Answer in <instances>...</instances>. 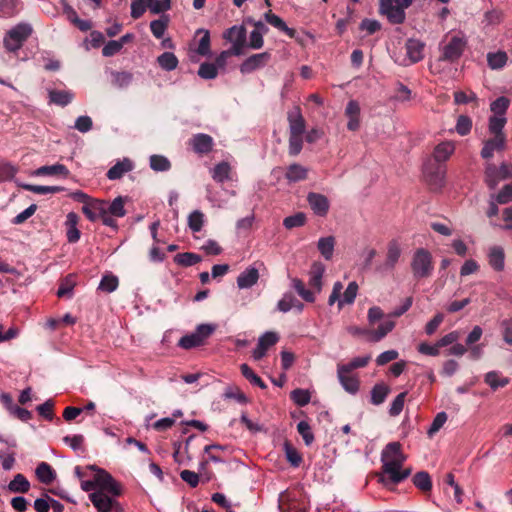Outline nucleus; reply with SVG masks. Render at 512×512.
Returning <instances> with one entry per match:
<instances>
[{
    "instance_id": "nucleus-58",
    "label": "nucleus",
    "mask_w": 512,
    "mask_h": 512,
    "mask_svg": "<svg viewBox=\"0 0 512 512\" xmlns=\"http://www.w3.org/2000/svg\"><path fill=\"white\" fill-rule=\"evenodd\" d=\"M17 171V168L10 162H0V181L12 180Z\"/></svg>"
},
{
    "instance_id": "nucleus-49",
    "label": "nucleus",
    "mask_w": 512,
    "mask_h": 512,
    "mask_svg": "<svg viewBox=\"0 0 512 512\" xmlns=\"http://www.w3.org/2000/svg\"><path fill=\"white\" fill-rule=\"evenodd\" d=\"M240 370L242 375L253 385L260 387L261 389H265L267 386L262 381V379L254 373V371L247 365L242 364L240 366Z\"/></svg>"
},
{
    "instance_id": "nucleus-59",
    "label": "nucleus",
    "mask_w": 512,
    "mask_h": 512,
    "mask_svg": "<svg viewBox=\"0 0 512 512\" xmlns=\"http://www.w3.org/2000/svg\"><path fill=\"white\" fill-rule=\"evenodd\" d=\"M16 13V0H0V17L10 18Z\"/></svg>"
},
{
    "instance_id": "nucleus-50",
    "label": "nucleus",
    "mask_w": 512,
    "mask_h": 512,
    "mask_svg": "<svg viewBox=\"0 0 512 512\" xmlns=\"http://www.w3.org/2000/svg\"><path fill=\"white\" fill-rule=\"evenodd\" d=\"M168 27V19L166 16L161 17L160 19L153 20L150 23V29L155 38L160 39L163 37L166 29Z\"/></svg>"
},
{
    "instance_id": "nucleus-10",
    "label": "nucleus",
    "mask_w": 512,
    "mask_h": 512,
    "mask_svg": "<svg viewBox=\"0 0 512 512\" xmlns=\"http://www.w3.org/2000/svg\"><path fill=\"white\" fill-rule=\"evenodd\" d=\"M97 490L112 496H120L122 494L121 485L106 471L98 469L96 471Z\"/></svg>"
},
{
    "instance_id": "nucleus-18",
    "label": "nucleus",
    "mask_w": 512,
    "mask_h": 512,
    "mask_svg": "<svg viewBox=\"0 0 512 512\" xmlns=\"http://www.w3.org/2000/svg\"><path fill=\"white\" fill-rule=\"evenodd\" d=\"M279 337L275 332H265L258 340L257 347L253 350L252 356L255 360L262 359L267 350L276 344Z\"/></svg>"
},
{
    "instance_id": "nucleus-62",
    "label": "nucleus",
    "mask_w": 512,
    "mask_h": 512,
    "mask_svg": "<svg viewBox=\"0 0 512 512\" xmlns=\"http://www.w3.org/2000/svg\"><path fill=\"white\" fill-rule=\"evenodd\" d=\"M407 395V392H402L396 396V398L392 401L390 408H389V414L390 416H398L404 407L405 397Z\"/></svg>"
},
{
    "instance_id": "nucleus-47",
    "label": "nucleus",
    "mask_w": 512,
    "mask_h": 512,
    "mask_svg": "<svg viewBox=\"0 0 512 512\" xmlns=\"http://www.w3.org/2000/svg\"><path fill=\"white\" fill-rule=\"evenodd\" d=\"M204 221L205 216L199 210L191 212L188 216V226L194 233L201 231L204 225Z\"/></svg>"
},
{
    "instance_id": "nucleus-17",
    "label": "nucleus",
    "mask_w": 512,
    "mask_h": 512,
    "mask_svg": "<svg viewBox=\"0 0 512 512\" xmlns=\"http://www.w3.org/2000/svg\"><path fill=\"white\" fill-rule=\"evenodd\" d=\"M505 146L506 136H492L490 139H487L483 142V147L480 153L481 157L486 160L491 159L495 152L504 150Z\"/></svg>"
},
{
    "instance_id": "nucleus-6",
    "label": "nucleus",
    "mask_w": 512,
    "mask_h": 512,
    "mask_svg": "<svg viewBox=\"0 0 512 512\" xmlns=\"http://www.w3.org/2000/svg\"><path fill=\"white\" fill-rule=\"evenodd\" d=\"M215 331L211 324H200L194 332L180 338L178 346L183 349H191L202 345L205 340Z\"/></svg>"
},
{
    "instance_id": "nucleus-53",
    "label": "nucleus",
    "mask_w": 512,
    "mask_h": 512,
    "mask_svg": "<svg viewBox=\"0 0 512 512\" xmlns=\"http://www.w3.org/2000/svg\"><path fill=\"white\" fill-rule=\"evenodd\" d=\"M509 104V99L504 96H501L491 103L490 109L493 112V115L505 116Z\"/></svg>"
},
{
    "instance_id": "nucleus-64",
    "label": "nucleus",
    "mask_w": 512,
    "mask_h": 512,
    "mask_svg": "<svg viewBox=\"0 0 512 512\" xmlns=\"http://www.w3.org/2000/svg\"><path fill=\"white\" fill-rule=\"evenodd\" d=\"M485 176L486 182L490 188H495L500 181L498 168L493 164H488L486 166Z\"/></svg>"
},
{
    "instance_id": "nucleus-12",
    "label": "nucleus",
    "mask_w": 512,
    "mask_h": 512,
    "mask_svg": "<svg viewBox=\"0 0 512 512\" xmlns=\"http://www.w3.org/2000/svg\"><path fill=\"white\" fill-rule=\"evenodd\" d=\"M406 55L402 62L403 65H409L421 61L424 57L425 44L418 39H408L405 44Z\"/></svg>"
},
{
    "instance_id": "nucleus-4",
    "label": "nucleus",
    "mask_w": 512,
    "mask_h": 512,
    "mask_svg": "<svg viewBox=\"0 0 512 512\" xmlns=\"http://www.w3.org/2000/svg\"><path fill=\"white\" fill-rule=\"evenodd\" d=\"M413 278L416 280L426 279L434 272V261L430 251L425 248H418L414 251L410 262Z\"/></svg>"
},
{
    "instance_id": "nucleus-45",
    "label": "nucleus",
    "mask_w": 512,
    "mask_h": 512,
    "mask_svg": "<svg viewBox=\"0 0 512 512\" xmlns=\"http://www.w3.org/2000/svg\"><path fill=\"white\" fill-rule=\"evenodd\" d=\"M124 204L125 198L118 196L110 204L107 203V212H109L114 217H124L126 215Z\"/></svg>"
},
{
    "instance_id": "nucleus-55",
    "label": "nucleus",
    "mask_w": 512,
    "mask_h": 512,
    "mask_svg": "<svg viewBox=\"0 0 512 512\" xmlns=\"http://www.w3.org/2000/svg\"><path fill=\"white\" fill-rule=\"evenodd\" d=\"M291 399L298 406H305L310 402L311 395L308 390L305 389H295L290 394Z\"/></svg>"
},
{
    "instance_id": "nucleus-7",
    "label": "nucleus",
    "mask_w": 512,
    "mask_h": 512,
    "mask_svg": "<svg viewBox=\"0 0 512 512\" xmlns=\"http://www.w3.org/2000/svg\"><path fill=\"white\" fill-rule=\"evenodd\" d=\"M467 45V40L462 33L451 36L448 43L441 47V57L443 61L454 62L461 57Z\"/></svg>"
},
{
    "instance_id": "nucleus-3",
    "label": "nucleus",
    "mask_w": 512,
    "mask_h": 512,
    "mask_svg": "<svg viewBox=\"0 0 512 512\" xmlns=\"http://www.w3.org/2000/svg\"><path fill=\"white\" fill-rule=\"evenodd\" d=\"M31 24L20 22L11 27L3 37V47L8 53L16 54L32 35Z\"/></svg>"
},
{
    "instance_id": "nucleus-54",
    "label": "nucleus",
    "mask_w": 512,
    "mask_h": 512,
    "mask_svg": "<svg viewBox=\"0 0 512 512\" xmlns=\"http://www.w3.org/2000/svg\"><path fill=\"white\" fill-rule=\"evenodd\" d=\"M472 128V120L466 115H460L457 118L455 130L461 136H466Z\"/></svg>"
},
{
    "instance_id": "nucleus-37",
    "label": "nucleus",
    "mask_w": 512,
    "mask_h": 512,
    "mask_svg": "<svg viewBox=\"0 0 512 512\" xmlns=\"http://www.w3.org/2000/svg\"><path fill=\"white\" fill-rule=\"evenodd\" d=\"M335 246V238L333 236L322 237L318 240V250L320 254L326 259L330 260L333 256Z\"/></svg>"
},
{
    "instance_id": "nucleus-42",
    "label": "nucleus",
    "mask_w": 512,
    "mask_h": 512,
    "mask_svg": "<svg viewBox=\"0 0 512 512\" xmlns=\"http://www.w3.org/2000/svg\"><path fill=\"white\" fill-rule=\"evenodd\" d=\"M390 389L387 385L380 383L376 384L371 390V402L374 405L382 404L388 396Z\"/></svg>"
},
{
    "instance_id": "nucleus-57",
    "label": "nucleus",
    "mask_w": 512,
    "mask_h": 512,
    "mask_svg": "<svg viewBox=\"0 0 512 512\" xmlns=\"http://www.w3.org/2000/svg\"><path fill=\"white\" fill-rule=\"evenodd\" d=\"M198 75L203 79H214L218 75L217 65L213 63H202L198 70Z\"/></svg>"
},
{
    "instance_id": "nucleus-52",
    "label": "nucleus",
    "mask_w": 512,
    "mask_h": 512,
    "mask_svg": "<svg viewBox=\"0 0 512 512\" xmlns=\"http://www.w3.org/2000/svg\"><path fill=\"white\" fill-rule=\"evenodd\" d=\"M169 160L162 155H152L150 157V167L154 171L163 172L170 169Z\"/></svg>"
},
{
    "instance_id": "nucleus-36",
    "label": "nucleus",
    "mask_w": 512,
    "mask_h": 512,
    "mask_svg": "<svg viewBox=\"0 0 512 512\" xmlns=\"http://www.w3.org/2000/svg\"><path fill=\"white\" fill-rule=\"evenodd\" d=\"M266 31V27L263 23L258 22L255 25V29L250 33L248 46L252 49H260L263 46V33Z\"/></svg>"
},
{
    "instance_id": "nucleus-28",
    "label": "nucleus",
    "mask_w": 512,
    "mask_h": 512,
    "mask_svg": "<svg viewBox=\"0 0 512 512\" xmlns=\"http://www.w3.org/2000/svg\"><path fill=\"white\" fill-rule=\"evenodd\" d=\"M455 151V143L452 141H443L439 143L433 153V157L437 162H445Z\"/></svg>"
},
{
    "instance_id": "nucleus-27",
    "label": "nucleus",
    "mask_w": 512,
    "mask_h": 512,
    "mask_svg": "<svg viewBox=\"0 0 512 512\" xmlns=\"http://www.w3.org/2000/svg\"><path fill=\"white\" fill-rule=\"evenodd\" d=\"M133 163L130 159L124 158L113 165L107 172V178L109 180L120 179L125 173L130 172L133 169Z\"/></svg>"
},
{
    "instance_id": "nucleus-20",
    "label": "nucleus",
    "mask_w": 512,
    "mask_h": 512,
    "mask_svg": "<svg viewBox=\"0 0 512 512\" xmlns=\"http://www.w3.org/2000/svg\"><path fill=\"white\" fill-rule=\"evenodd\" d=\"M361 108L356 100H350L345 108V116L348 118L347 128L356 131L360 127Z\"/></svg>"
},
{
    "instance_id": "nucleus-39",
    "label": "nucleus",
    "mask_w": 512,
    "mask_h": 512,
    "mask_svg": "<svg viewBox=\"0 0 512 512\" xmlns=\"http://www.w3.org/2000/svg\"><path fill=\"white\" fill-rule=\"evenodd\" d=\"M197 35H201V37L195 52L201 56H209L211 54L209 31L205 29H199L197 30Z\"/></svg>"
},
{
    "instance_id": "nucleus-33",
    "label": "nucleus",
    "mask_w": 512,
    "mask_h": 512,
    "mask_svg": "<svg viewBox=\"0 0 512 512\" xmlns=\"http://www.w3.org/2000/svg\"><path fill=\"white\" fill-rule=\"evenodd\" d=\"M49 99L51 103L59 106H66L74 98V94L68 90H49Z\"/></svg>"
},
{
    "instance_id": "nucleus-26",
    "label": "nucleus",
    "mask_w": 512,
    "mask_h": 512,
    "mask_svg": "<svg viewBox=\"0 0 512 512\" xmlns=\"http://www.w3.org/2000/svg\"><path fill=\"white\" fill-rule=\"evenodd\" d=\"M35 176H61L63 178H67L69 176V170L63 164H54L41 166L36 169L33 173Z\"/></svg>"
},
{
    "instance_id": "nucleus-14",
    "label": "nucleus",
    "mask_w": 512,
    "mask_h": 512,
    "mask_svg": "<svg viewBox=\"0 0 512 512\" xmlns=\"http://www.w3.org/2000/svg\"><path fill=\"white\" fill-rule=\"evenodd\" d=\"M82 212L90 221L95 222L107 212V202L93 198L82 206Z\"/></svg>"
},
{
    "instance_id": "nucleus-63",
    "label": "nucleus",
    "mask_w": 512,
    "mask_h": 512,
    "mask_svg": "<svg viewBox=\"0 0 512 512\" xmlns=\"http://www.w3.org/2000/svg\"><path fill=\"white\" fill-rule=\"evenodd\" d=\"M303 146V135L289 134V154L298 155Z\"/></svg>"
},
{
    "instance_id": "nucleus-41",
    "label": "nucleus",
    "mask_w": 512,
    "mask_h": 512,
    "mask_svg": "<svg viewBox=\"0 0 512 512\" xmlns=\"http://www.w3.org/2000/svg\"><path fill=\"white\" fill-rule=\"evenodd\" d=\"M413 484L423 492L432 489V481L430 475L425 471L417 472L412 479Z\"/></svg>"
},
{
    "instance_id": "nucleus-24",
    "label": "nucleus",
    "mask_w": 512,
    "mask_h": 512,
    "mask_svg": "<svg viewBox=\"0 0 512 512\" xmlns=\"http://www.w3.org/2000/svg\"><path fill=\"white\" fill-rule=\"evenodd\" d=\"M191 145L196 153L207 154L212 150L213 139L207 134L199 133L191 139Z\"/></svg>"
},
{
    "instance_id": "nucleus-44",
    "label": "nucleus",
    "mask_w": 512,
    "mask_h": 512,
    "mask_svg": "<svg viewBox=\"0 0 512 512\" xmlns=\"http://www.w3.org/2000/svg\"><path fill=\"white\" fill-rule=\"evenodd\" d=\"M297 298L291 292H285L276 304V309L281 313H287L293 309Z\"/></svg>"
},
{
    "instance_id": "nucleus-60",
    "label": "nucleus",
    "mask_w": 512,
    "mask_h": 512,
    "mask_svg": "<svg viewBox=\"0 0 512 512\" xmlns=\"http://www.w3.org/2000/svg\"><path fill=\"white\" fill-rule=\"evenodd\" d=\"M118 278L114 275H105L100 281L99 289L108 293L115 291L118 287Z\"/></svg>"
},
{
    "instance_id": "nucleus-2",
    "label": "nucleus",
    "mask_w": 512,
    "mask_h": 512,
    "mask_svg": "<svg viewBox=\"0 0 512 512\" xmlns=\"http://www.w3.org/2000/svg\"><path fill=\"white\" fill-rule=\"evenodd\" d=\"M326 271V267L323 263L316 261L311 265L309 270L308 285L299 278L291 279V287L295 292L307 303H314L317 295L322 292L323 289V277Z\"/></svg>"
},
{
    "instance_id": "nucleus-29",
    "label": "nucleus",
    "mask_w": 512,
    "mask_h": 512,
    "mask_svg": "<svg viewBox=\"0 0 512 512\" xmlns=\"http://www.w3.org/2000/svg\"><path fill=\"white\" fill-rule=\"evenodd\" d=\"M395 327V322L391 319L384 320L376 330H370L369 340L372 342H379Z\"/></svg>"
},
{
    "instance_id": "nucleus-32",
    "label": "nucleus",
    "mask_w": 512,
    "mask_h": 512,
    "mask_svg": "<svg viewBox=\"0 0 512 512\" xmlns=\"http://www.w3.org/2000/svg\"><path fill=\"white\" fill-rule=\"evenodd\" d=\"M265 20L272 25L273 27L277 28L278 30L284 32L287 36L290 38L295 37V30L292 28H289L286 23L276 14H273L271 11H268L265 13Z\"/></svg>"
},
{
    "instance_id": "nucleus-11",
    "label": "nucleus",
    "mask_w": 512,
    "mask_h": 512,
    "mask_svg": "<svg viewBox=\"0 0 512 512\" xmlns=\"http://www.w3.org/2000/svg\"><path fill=\"white\" fill-rule=\"evenodd\" d=\"M260 267H264L261 262L246 267L236 279L237 287L239 289H250L255 286L260 279Z\"/></svg>"
},
{
    "instance_id": "nucleus-34",
    "label": "nucleus",
    "mask_w": 512,
    "mask_h": 512,
    "mask_svg": "<svg viewBox=\"0 0 512 512\" xmlns=\"http://www.w3.org/2000/svg\"><path fill=\"white\" fill-rule=\"evenodd\" d=\"M484 381L492 390L505 387L510 382L509 378L503 377L498 371H490L486 373Z\"/></svg>"
},
{
    "instance_id": "nucleus-13",
    "label": "nucleus",
    "mask_w": 512,
    "mask_h": 512,
    "mask_svg": "<svg viewBox=\"0 0 512 512\" xmlns=\"http://www.w3.org/2000/svg\"><path fill=\"white\" fill-rule=\"evenodd\" d=\"M289 124V134L303 135L306 128V122L299 106H294L287 113Z\"/></svg>"
},
{
    "instance_id": "nucleus-35",
    "label": "nucleus",
    "mask_w": 512,
    "mask_h": 512,
    "mask_svg": "<svg viewBox=\"0 0 512 512\" xmlns=\"http://www.w3.org/2000/svg\"><path fill=\"white\" fill-rule=\"evenodd\" d=\"M36 476L41 483L51 484L56 478V473L48 463L41 462L36 468Z\"/></svg>"
},
{
    "instance_id": "nucleus-25",
    "label": "nucleus",
    "mask_w": 512,
    "mask_h": 512,
    "mask_svg": "<svg viewBox=\"0 0 512 512\" xmlns=\"http://www.w3.org/2000/svg\"><path fill=\"white\" fill-rule=\"evenodd\" d=\"M211 176L213 180L218 183H224L225 181H229L233 179V172L230 164L228 162L222 161L216 164L211 169Z\"/></svg>"
},
{
    "instance_id": "nucleus-43",
    "label": "nucleus",
    "mask_w": 512,
    "mask_h": 512,
    "mask_svg": "<svg viewBox=\"0 0 512 512\" xmlns=\"http://www.w3.org/2000/svg\"><path fill=\"white\" fill-rule=\"evenodd\" d=\"M157 62L159 66L166 71L176 69L179 63L177 57L171 52H164L158 56Z\"/></svg>"
},
{
    "instance_id": "nucleus-1",
    "label": "nucleus",
    "mask_w": 512,
    "mask_h": 512,
    "mask_svg": "<svg viewBox=\"0 0 512 512\" xmlns=\"http://www.w3.org/2000/svg\"><path fill=\"white\" fill-rule=\"evenodd\" d=\"M406 459L407 456L403 453L399 442L388 443L381 452L382 473L380 482L387 486L398 484L408 478L412 469L403 467Z\"/></svg>"
},
{
    "instance_id": "nucleus-51",
    "label": "nucleus",
    "mask_w": 512,
    "mask_h": 512,
    "mask_svg": "<svg viewBox=\"0 0 512 512\" xmlns=\"http://www.w3.org/2000/svg\"><path fill=\"white\" fill-rule=\"evenodd\" d=\"M448 416L446 412H439L434 417L429 429L427 430L428 436L433 437L446 423Z\"/></svg>"
},
{
    "instance_id": "nucleus-56",
    "label": "nucleus",
    "mask_w": 512,
    "mask_h": 512,
    "mask_svg": "<svg viewBox=\"0 0 512 512\" xmlns=\"http://www.w3.org/2000/svg\"><path fill=\"white\" fill-rule=\"evenodd\" d=\"M297 431L302 436V438L307 446H309L313 443L314 434H313L311 427L307 421H300L297 424Z\"/></svg>"
},
{
    "instance_id": "nucleus-48",
    "label": "nucleus",
    "mask_w": 512,
    "mask_h": 512,
    "mask_svg": "<svg viewBox=\"0 0 512 512\" xmlns=\"http://www.w3.org/2000/svg\"><path fill=\"white\" fill-rule=\"evenodd\" d=\"M23 188L27 191L33 192L35 194L45 195V194H54L61 192L63 190L60 186H44V185H32L25 184Z\"/></svg>"
},
{
    "instance_id": "nucleus-40",
    "label": "nucleus",
    "mask_w": 512,
    "mask_h": 512,
    "mask_svg": "<svg viewBox=\"0 0 512 512\" xmlns=\"http://www.w3.org/2000/svg\"><path fill=\"white\" fill-rule=\"evenodd\" d=\"M308 170L300 164H292L287 168L286 178L290 182L306 179Z\"/></svg>"
},
{
    "instance_id": "nucleus-5",
    "label": "nucleus",
    "mask_w": 512,
    "mask_h": 512,
    "mask_svg": "<svg viewBox=\"0 0 512 512\" xmlns=\"http://www.w3.org/2000/svg\"><path fill=\"white\" fill-rule=\"evenodd\" d=\"M342 290L343 284L340 281H336L328 298L329 306L337 303L338 309L341 310L345 305L354 303L359 290L358 284L355 281L350 282L341 297Z\"/></svg>"
},
{
    "instance_id": "nucleus-31",
    "label": "nucleus",
    "mask_w": 512,
    "mask_h": 512,
    "mask_svg": "<svg viewBox=\"0 0 512 512\" xmlns=\"http://www.w3.org/2000/svg\"><path fill=\"white\" fill-rule=\"evenodd\" d=\"M507 119L505 116L501 115H492L489 117L488 122V131L492 136H506L504 133V127L506 125Z\"/></svg>"
},
{
    "instance_id": "nucleus-8",
    "label": "nucleus",
    "mask_w": 512,
    "mask_h": 512,
    "mask_svg": "<svg viewBox=\"0 0 512 512\" xmlns=\"http://www.w3.org/2000/svg\"><path fill=\"white\" fill-rule=\"evenodd\" d=\"M118 496L102 493L101 491H93L89 494V499L99 512L121 511Z\"/></svg>"
},
{
    "instance_id": "nucleus-30",
    "label": "nucleus",
    "mask_w": 512,
    "mask_h": 512,
    "mask_svg": "<svg viewBox=\"0 0 512 512\" xmlns=\"http://www.w3.org/2000/svg\"><path fill=\"white\" fill-rule=\"evenodd\" d=\"M508 61V55L505 51L499 50L496 52H489L487 54V63L490 69L500 70L504 68Z\"/></svg>"
},
{
    "instance_id": "nucleus-38",
    "label": "nucleus",
    "mask_w": 512,
    "mask_h": 512,
    "mask_svg": "<svg viewBox=\"0 0 512 512\" xmlns=\"http://www.w3.org/2000/svg\"><path fill=\"white\" fill-rule=\"evenodd\" d=\"M8 489L14 493H26L30 489V483L22 474H17L8 484Z\"/></svg>"
},
{
    "instance_id": "nucleus-46",
    "label": "nucleus",
    "mask_w": 512,
    "mask_h": 512,
    "mask_svg": "<svg viewBox=\"0 0 512 512\" xmlns=\"http://www.w3.org/2000/svg\"><path fill=\"white\" fill-rule=\"evenodd\" d=\"M176 264L189 267L201 261V256L191 252L179 253L174 257Z\"/></svg>"
},
{
    "instance_id": "nucleus-21",
    "label": "nucleus",
    "mask_w": 512,
    "mask_h": 512,
    "mask_svg": "<svg viewBox=\"0 0 512 512\" xmlns=\"http://www.w3.org/2000/svg\"><path fill=\"white\" fill-rule=\"evenodd\" d=\"M402 254L401 245L397 240H391L387 245L386 260L383 264L385 270H392L398 263Z\"/></svg>"
},
{
    "instance_id": "nucleus-15",
    "label": "nucleus",
    "mask_w": 512,
    "mask_h": 512,
    "mask_svg": "<svg viewBox=\"0 0 512 512\" xmlns=\"http://www.w3.org/2000/svg\"><path fill=\"white\" fill-rule=\"evenodd\" d=\"M271 55L268 52L254 54L248 57L241 65L240 71L243 74H249L257 69L264 67L270 60Z\"/></svg>"
},
{
    "instance_id": "nucleus-61",
    "label": "nucleus",
    "mask_w": 512,
    "mask_h": 512,
    "mask_svg": "<svg viewBox=\"0 0 512 512\" xmlns=\"http://www.w3.org/2000/svg\"><path fill=\"white\" fill-rule=\"evenodd\" d=\"M223 396L225 399H233L241 404L247 402L246 396L237 386L226 387Z\"/></svg>"
},
{
    "instance_id": "nucleus-16",
    "label": "nucleus",
    "mask_w": 512,
    "mask_h": 512,
    "mask_svg": "<svg viewBox=\"0 0 512 512\" xmlns=\"http://www.w3.org/2000/svg\"><path fill=\"white\" fill-rule=\"evenodd\" d=\"M380 12L394 24H400L405 19V11L395 5L393 0H380Z\"/></svg>"
},
{
    "instance_id": "nucleus-22",
    "label": "nucleus",
    "mask_w": 512,
    "mask_h": 512,
    "mask_svg": "<svg viewBox=\"0 0 512 512\" xmlns=\"http://www.w3.org/2000/svg\"><path fill=\"white\" fill-rule=\"evenodd\" d=\"M488 263L491 268L497 272H501L505 267V252L501 246L495 245L488 250Z\"/></svg>"
},
{
    "instance_id": "nucleus-19",
    "label": "nucleus",
    "mask_w": 512,
    "mask_h": 512,
    "mask_svg": "<svg viewBox=\"0 0 512 512\" xmlns=\"http://www.w3.org/2000/svg\"><path fill=\"white\" fill-rule=\"evenodd\" d=\"M351 371L338 365L337 376L345 391L355 394L359 390L358 379L350 374Z\"/></svg>"
},
{
    "instance_id": "nucleus-9",
    "label": "nucleus",
    "mask_w": 512,
    "mask_h": 512,
    "mask_svg": "<svg viewBox=\"0 0 512 512\" xmlns=\"http://www.w3.org/2000/svg\"><path fill=\"white\" fill-rule=\"evenodd\" d=\"M224 38L232 44L231 53L240 56L246 44V29L243 26H232L224 33Z\"/></svg>"
},
{
    "instance_id": "nucleus-23",
    "label": "nucleus",
    "mask_w": 512,
    "mask_h": 512,
    "mask_svg": "<svg viewBox=\"0 0 512 512\" xmlns=\"http://www.w3.org/2000/svg\"><path fill=\"white\" fill-rule=\"evenodd\" d=\"M308 203L315 214L325 216L329 210L328 199L318 193H309L307 197Z\"/></svg>"
}]
</instances>
